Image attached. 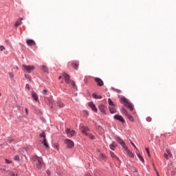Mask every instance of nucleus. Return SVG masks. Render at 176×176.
Masks as SVG:
<instances>
[{
	"label": "nucleus",
	"mask_w": 176,
	"mask_h": 176,
	"mask_svg": "<svg viewBox=\"0 0 176 176\" xmlns=\"http://www.w3.org/2000/svg\"><path fill=\"white\" fill-rule=\"evenodd\" d=\"M156 171V173H157V176H160V175H159V173L157 172V170H155Z\"/></svg>",
	"instance_id": "obj_52"
},
{
	"label": "nucleus",
	"mask_w": 176,
	"mask_h": 176,
	"mask_svg": "<svg viewBox=\"0 0 176 176\" xmlns=\"http://www.w3.org/2000/svg\"><path fill=\"white\" fill-rule=\"evenodd\" d=\"M0 50H1V52H3V50H5V47H3V45H1V46H0Z\"/></svg>",
	"instance_id": "obj_39"
},
{
	"label": "nucleus",
	"mask_w": 176,
	"mask_h": 176,
	"mask_svg": "<svg viewBox=\"0 0 176 176\" xmlns=\"http://www.w3.org/2000/svg\"><path fill=\"white\" fill-rule=\"evenodd\" d=\"M45 101H46V100H47L48 104H53V100L49 99L47 98H45Z\"/></svg>",
	"instance_id": "obj_31"
},
{
	"label": "nucleus",
	"mask_w": 176,
	"mask_h": 176,
	"mask_svg": "<svg viewBox=\"0 0 176 176\" xmlns=\"http://www.w3.org/2000/svg\"><path fill=\"white\" fill-rule=\"evenodd\" d=\"M21 21H16L14 23L15 27H19V25H21V20H23V18H20Z\"/></svg>",
	"instance_id": "obj_21"
},
{
	"label": "nucleus",
	"mask_w": 176,
	"mask_h": 176,
	"mask_svg": "<svg viewBox=\"0 0 176 176\" xmlns=\"http://www.w3.org/2000/svg\"><path fill=\"white\" fill-rule=\"evenodd\" d=\"M113 119H115L116 120H119L122 123H126L124 118H123V117L120 115H115L113 116Z\"/></svg>",
	"instance_id": "obj_9"
},
{
	"label": "nucleus",
	"mask_w": 176,
	"mask_h": 176,
	"mask_svg": "<svg viewBox=\"0 0 176 176\" xmlns=\"http://www.w3.org/2000/svg\"><path fill=\"white\" fill-rule=\"evenodd\" d=\"M72 67H74L76 71H78V68H79V62L78 61H74L72 63Z\"/></svg>",
	"instance_id": "obj_13"
},
{
	"label": "nucleus",
	"mask_w": 176,
	"mask_h": 176,
	"mask_svg": "<svg viewBox=\"0 0 176 176\" xmlns=\"http://www.w3.org/2000/svg\"><path fill=\"white\" fill-rule=\"evenodd\" d=\"M132 173H135V174H138V170H137V169H135V168H132L131 169Z\"/></svg>",
	"instance_id": "obj_33"
},
{
	"label": "nucleus",
	"mask_w": 176,
	"mask_h": 176,
	"mask_svg": "<svg viewBox=\"0 0 176 176\" xmlns=\"http://www.w3.org/2000/svg\"><path fill=\"white\" fill-rule=\"evenodd\" d=\"M126 151V153L129 155V157H134V154L126 146V148H124Z\"/></svg>",
	"instance_id": "obj_18"
},
{
	"label": "nucleus",
	"mask_w": 176,
	"mask_h": 176,
	"mask_svg": "<svg viewBox=\"0 0 176 176\" xmlns=\"http://www.w3.org/2000/svg\"><path fill=\"white\" fill-rule=\"evenodd\" d=\"M6 164H10V163H12V161H10L8 159H6Z\"/></svg>",
	"instance_id": "obj_38"
},
{
	"label": "nucleus",
	"mask_w": 176,
	"mask_h": 176,
	"mask_svg": "<svg viewBox=\"0 0 176 176\" xmlns=\"http://www.w3.org/2000/svg\"><path fill=\"white\" fill-rule=\"evenodd\" d=\"M58 79H59V80L61 79V76H59V77H58Z\"/></svg>",
	"instance_id": "obj_55"
},
{
	"label": "nucleus",
	"mask_w": 176,
	"mask_h": 176,
	"mask_svg": "<svg viewBox=\"0 0 176 176\" xmlns=\"http://www.w3.org/2000/svg\"><path fill=\"white\" fill-rule=\"evenodd\" d=\"M138 157L140 159V160L142 163L145 162V160H144V157H142L140 154H138Z\"/></svg>",
	"instance_id": "obj_29"
},
{
	"label": "nucleus",
	"mask_w": 176,
	"mask_h": 176,
	"mask_svg": "<svg viewBox=\"0 0 176 176\" xmlns=\"http://www.w3.org/2000/svg\"><path fill=\"white\" fill-rule=\"evenodd\" d=\"M12 176H16L14 173H12Z\"/></svg>",
	"instance_id": "obj_53"
},
{
	"label": "nucleus",
	"mask_w": 176,
	"mask_h": 176,
	"mask_svg": "<svg viewBox=\"0 0 176 176\" xmlns=\"http://www.w3.org/2000/svg\"><path fill=\"white\" fill-rule=\"evenodd\" d=\"M126 116V118H128V119H129V120H130V122H134V118H133V116H131V115L128 114Z\"/></svg>",
	"instance_id": "obj_27"
},
{
	"label": "nucleus",
	"mask_w": 176,
	"mask_h": 176,
	"mask_svg": "<svg viewBox=\"0 0 176 176\" xmlns=\"http://www.w3.org/2000/svg\"><path fill=\"white\" fill-rule=\"evenodd\" d=\"M99 110L100 111V112H102V113H104V115H105V113H107L106 109L107 107H105V106L104 104H100L98 106Z\"/></svg>",
	"instance_id": "obj_11"
},
{
	"label": "nucleus",
	"mask_w": 176,
	"mask_h": 176,
	"mask_svg": "<svg viewBox=\"0 0 176 176\" xmlns=\"http://www.w3.org/2000/svg\"><path fill=\"white\" fill-rule=\"evenodd\" d=\"M72 87H76V85L75 84V82H74V81H72Z\"/></svg>",
	"instance_id": "obj_40"
},
{
	"label": "nucleus",
	"mask_w": 176,
	"mask_h": 176,
	"mask_svg": "<svg viewBox=\"0 0 176 176\" xmlns=\"http://www.w3.org/2000/svg\"><path fill=\"white\" fill-rule=\"evenodd\" d=\"M46 93H47V89H44V90L42 91V94L46 95Z\"/></svg>",
	"instance_id": "obj_41"
},
{
	"label": "nucleus",
	"mask_w": 176,
	"mask_h": 176,
	"mask_svg": "<svg viewBox=\"0 0 176 176\" xmlns=\"http://www.w3.org/2000/svg\"><path fill=\"white\" fill-rule=\"evenodd\" d=\"M8 141H9V142H13V139H12V138H8Z\"/></svg>",
	"instance_id": "obj_45"
},
{
	"label": "nucleus",
	"mask_w": 176,
	"mask_h": 176,
	"mask_svg": "<svg viewBox=\"0 0 176 176\" xmlns=\"http://www.w3.org/2000/svg\"><path fill=\"white\" fill-rule=\"evenodd\" d=\"M147 154H148V157H151V153H148Z\"/></svg>",
	"instance_id": "obj_51"
},
{
	"label": "nucleus",
	"mask_w": 176,
	"mask_h": 176,
	"mask_svg": "<svg viewBox=\"0 0 176 176\" xmlns=\"http://www.w3.org/2000/svg\"><path fill=\"white\" fill-rule=\"evenodd\" d=\"M65 131H66V134H67L69 137H74V135L76 134L75 131L71 130L70 129H68V128L65 129Z\"/></svg>",
	"instance_id": "obj_8"
},
{
	"label": "nucleus",
	"mask_w": 176,
	"mask_h": 176,
	"mask_svg": "<svg viewBox=\"0 0 176 176\" xmlns=\"http://www.w3.org/2000/svg\"><path fill=\"white\" fill-rule=\"evenodd\" d=\"M108 102L110 107H113L115 105V103H113V102L112 101V100H111V98L108 99Z\"/></svg>",
	"instance_id": "obj_28"
},
{
	"label": "nucleus",
	"mask_w": 176,
	"mask_h": 176,
	"mask_svg": "<svg viewBox=\"0 0 176 176\" xmlns=\"http://www.w3.org/2000/svg\"><path fill=\"white\" fill-rule=\"evenodd\" d=\"M57 105L59 108H64V107H65V104H64V103L62 102H58Z\"/></svg>",
	"instance_id": "obj_25"
},
{
	"label": "nucleus",
	"mask_w": 176,
	"mask_h": 176,
	"mask_svg": "<svg viewBox=\"0 0 176 176\" xmlns=\"http://www.w3.org/2000/svg\"><path fill=\"white\" fill-rule=\"evenodd\" d=\"M120 102L126 107V108H129L130 111H133V109H134V107L133 106V104H131L126 98L121 97L120 98Z\"/></svg>",
	"instance_id": "obj_2"
},
{
	"label": "nucleus",
	"mask_w": 176,
	"mask_h": 176,
	"mask_svg": "<svg viewBox=\"0 0 176 176\" xmlns=\"http://www.w3.org/2000/svg\"><path fill=\"white\" fill-rule=\"evenodd\" d=\"M94 80L97 83L98 86H100V87L104 86V81H102L101 78L96 77L94 78Z\"/></svg>",
	"instance_id": "obj_10"
},
{
	"label": "nucleus",
	"mask_w": 176,
	"mask_h": 176,
	"mask_svg": "<svg viewBox=\"0 0 176 176\" xmlns=\"http://www.w3.org/2000/svg\"><path fill=\"white\" fill-rule=\"evenodd\" d=\"M166 153H168V157L170 159H173V154L171 153V151L170 150L167 149L166 150Z\"/></svg>",
	"instance_id": "obj_26"
},
{
	"label": "nucleus",
	"mask_w": 176,
	"mask_h": 176,
	"mask_svg": "<svg viewBox=\"0 0 176 176\" xmlns=\"http://www.w3.org/2000/svg\"><path fill=\"white\" fill-rule=\"evenodd\" d=\"M46 173L47 174V175H50V170H47Z\"/></svg>",
	"instance_id": "obj_47"
},
{
	"label": "nucleus",
	"mask_w": 176,
	"mask_h": 176,
	"mask_svg": "<svg viewBox=\"0 0 176 176\" xmlns=\"http://www.w3.org/2000/svg\"><path fill=\"white\" fill-rule=\"evenodd\" d=\"M10 78H13V75L10 74Z\"/></svg>",
	"instance_id": "obj_54"
},
{
	"label": "nucleus",
	"mask_w": 176,
	"mask_h": 176,
	"mask_svg": "<svg viewBox=\"0 0 176 176\" xmlns=\"http://www.w3.org/2000/svg\"><path fill=\"white\" fill-rule=\"evenodd\" d=\"M116 141L118 142V144H121L122 146L124 148V149H127V146H126V144L124 143V142L123 141V140H122L120 138L117 137L116 138Z\"/></svg>",
	"instance_id": "obj_6"
},
{
	"label": "nucleus",
	"mask_w": 176,
	"mask_h": 176,
	"mask_svg": "<svg viewBox=\"0 0 176 176\" xmlns=\"http://www.w3.org/2000/svg\"><path fill=\"white\" fill-rule=\"evenodd\" d=\"M62 75L65 78V81L67 83H71V80L69 79V75H68V74L63 73Z\"/></svg>",
	"instance_id": "obj_12"
},
{
	"label": "nucleus",
	"mask_w": 176,
	"mask_h": 176,
	"mask_svg": "<svg viewBox=\"0 0 176 176\" xmlns=\"http://www.w3.org/2000/svg\"><path fill=\"white\" fill-rule=\"evenodd\" d=\"M25 88L28 89V90H30V85L26 84Z\"/></svg>",
	"instance_id": "obj_43"
},
{
	"label": "nucleus",
	"mask_w": 176,
	"mask_h": 176,
	"mask_svg": "<svg viewBox=\"0 0 176 176\" xmlns=\"http://www.w3.org/2000/svg\"><path fill=\"white\" fill-rule=\"evenodd\" d=\"M32 97L34 100V101H38L39 100V98L38 97V95L34 91H32Z\"/></svg>",
	"instance_id": "obj_17"
},
{
	"label": "nucleus",
	"mask_w": 176,
	"mask_h": 176,
	"mask_svg": "<svg viewBox=\"0 0 176 176\" xmlns=\"http://www.w3.org/2000/svg\"><path fill=\"white\" fill-rule=\"evenodd\" d=\"M32 160L35 163L36 168L41 170L42 166H43V160L42 157H38V155L32 156Z\"/></svg>",
	"instance_id": "obj_1"
},
{
	"label": "nucleus",
	"mask_w": 176,
	"mask_h": 176,
	"mask_svg": "<svg viewBox=\"0 0 176 176\" xmlns=\"http://www.w3.org/2000/svg\"><path fill=\"white\" fill-rule=\"evenodd\" d=\"M25 113H26V115H28V109H25Z\"/></svg>",
	"instance_id": "obj_48"
},
{
	"label": "nucleus",
	"mask_w": 176,
	"mask_h": 176,
	"mask_svg": "<svg viewBox=\"0 0 176 176\" xmlns=\"http://www.w3.org/2000/svg\"><path fill=\"white\" fill-rule=\"evenodd\" d=\"M164 157H165V159H166V160H168V154L167 153H165L164 154Z\"/></svg>",
	"instance_id": "obj_32"
},
{
	"label": "nucleus",
	"mask_w": 176,
	"mask_h": 176,
	"mask_svg": "<svg viewBox=\"0 0 176 176\" xmlns=\"http://www.w3.org/2000/svg\"><path fill=\"white\" fill-rule=\"evenodd\" d=\"M88 105L91 108V109L94 111V112H96V113L97 112H98V109H97V107H96V104H94L93 102H89Z\"/></svg>",
	"instance_id": "obj_7"
},
{
	"label": "nucleus",
	"mask_w": 176,
	"mask_h": 176,
	"mask_svg": "<svg viewBox=\"0 0 176 176\" xmlns=\"http://www.w3.org/2000/svg\"><path fill=\"white\" fill-rule=\"evenodd\" d=\"M121 112L123 115H125V116H126V115H129V113H127V110H126L124 107L122 108Z\"/></svg>",
	"instance_id": "obj_24"
},
{
	"label": "nucleus",
	"mask_w": 176,
	"mask_h": 176,
	"mask_svg": "<svg viewBox=\"0 0 176 176\" xmlns=\"http://www.w3.org/2000/svg\"><path fill=\"white\" fill-rule=\"evenodd\" d=\"M131 145H133V146H134V148H135V149H137V146H135V144H134V142H131Z\"/></svg>",
	"instance_id": "obj_44"
},
{
	"label": "nucleus",
	"mask_w": 176,
	"mask_h": 176,
	"mask_svg": "<svg viewBox=\"0 0 176 176\" xmlns=\"http://www.w3.org/2000/svg\"><path fill=\"white\" fill-rule=\"evenodd\" d=\"M80 130L82 133H83V134H85V135H89V133H87V131H89V128L86 126H82Z\"/></svg>",
	"instance_id": "obj_14"
},
{
	"label": "nucleus",
	"mask_w": 176,
	"mask_h": 176,
	"mask_svg": "<svg viewBox=\"0 0 176 176\" xmlns=\"http://www.w3.org/2000/svg\"><path fill=\"white\" fill-rule=\"evenodd\" d=\"M14 160H16V161L20 160V157L19 155L15 156L14 158Z\"/></svg>",
	"instance_id": "obj_37"
},
{
	"label": "nucleus",
	"mask_w": 176,
	"mask_h": 176,
	"mask_svg": "<svg viewBox=\"0 0 176 176\" xmlns=\"http://www.w3.org/2000/svg\"><path fill=\"white\" fill-rule=\"evenodd\" d=\"M98 159L100 162H107L108 157L102 153H100L98 155Z\"/></svg>",
	"instance_id": "obj_5"
},
{
	"label": "nucleus",
	"mask_w": 176,
	"mask_h": 176,
	"mask_svg": "<svg viewBox=\"0 0 176 176\" xmlns=\"http://www.w3.org/2000/svg\"><path fill=\"white\" fill-rule=\"evenodd\" d=\"M42 144H43L44 146H45V148H49V144H47V142L46 140V138H44L43 140Z\"/></svg>",
	"instance_id": "obj_23"
},
{
	"label": "nucleus",
	"mask_w": 176,
	"mask_h": 176,
	"mask_svg": "<svg viewBox=\"0 0 176 176\" xmlns=\"http://www.w3.org/2000/svg\"><path fill=\"white\" fill-rule=\"evenodd\" d=\"M26 43L28 45V46H34L36 45L35 41L32 39L27 40Z\"/></svg>",
	"instance_id": "obj_15"
},
{
	"label": "nucleus",
	"mask_w": 176,
	"mask_h": 176,
	"mask_svg": "<svg viewBox=\"0 0 176 176\" xmlns=\"http://www.w3.org/2000/svg\"><path fill=\"white\" fill-rule=\"evenodd\" d=\"M109 111H110V113H112V114L116 113V105H114V106H110V107H109Z\"/></svg>",
	"instance_id": "obj_16"
},
{
	"label": "nucleus",
	"mask_w": 176,
	"mask_h": 176,
	"mask_svg": "<svg viewBox=\"0 0 176 176\" xmlns=\"http://www.w3.org/2000/svg\"><path fill=\"white\" fill-rule=\"evenodd\" d=\"M55 148H56V149H58V145L56 144Z\"/></svg>",
	"instance_id": "obj_49"
},
{
	"label": "nucleus",
	"mask_w": 176,
	"mask_h": 176,
	"mask_svg": "<svg viewBox=\"0 0 176 176\" xmlns=\"http://www.w3.org/2000/svg\"><path fill=\"white\" fill-rule=\"evenodd\" d=\"M109 148L111 149V151H115V148H116V142H113L112 144H111L109 145Z\"/></svg>",
	"instance_id": "obj_19"
},
{
	"label": "nucleus",
	"mask_w": 176,
	"mask_h": 176,
	"mask_svg": "<svg viewBox=\"0 0 176 176\" xmlns=\"http://www.w3.org/2000/svg\"><path fill=\"white\" fill-rule=\"evenodd\" d=\"M25 78H27V74L25 75Z\"/></svg>",
	"instance_id": "obj_56"
},
{
	"label": "nucleus",
	"mask_w": 176,
	"mask_h": 176,
	"mask_svg": "<svg viewBox=\"0 0 176 176\" xmlns=\"http://www.w3.org/2000/svg\"><path fill=\"white\" fill-rule=\"evenodd\" d=\"M113 90H114V91H116V93H122V91L120 89H113Z\"/></svg>",
	"instance_id": "obj_36"
},
{
	"label": "nucleus",
	"mask_w": 176,
	"mask_h": 176,
	"mask_svg": "<svg viewBox=\"0 0 176 176\" xmlns=\"http://www.w3.org/2000/svg\"><path fill=\"white\" fill-rule=\"evenodd\" d=\"M146 151L147 153H150L149 148H146Z\"/></svg>",
	"instance_id": "obj_46"
},
{
	"label": "nucleus",
	"mask_w": 176,
	"mask_h": 176,
	"mask_svg": "<svg viewBox=\"0 0 176 176\" xmlns=\"http://www.w3.org/2000/svg\"><path fill=\"white\" fill-rule=\"evenodd\" d=\"M110 156H111V157L113 159H117V160H119V157H118V156H116V155H115V153H113L112 151L110 152Z\"/></svg>",
	"instance_id": "obj_22"
},
{
	"label": "nucleus",
	"mask_w": 176,
	"mask_h": 176,
	"mask_svg": "<svg viewBox=\"0 0 176 176\" xmlns=\"http://www.w3.org/2000/svg\"><path fill=\"white\" fill-rule=\"evenodd\" d=\"M42 69L44 71V72H47V67L45 66H42Z\"/></svg>",
	"instance_id": "obj_34"
},
{
	"label": "nucleus",
	"mask_w": 176,
	"mask_h": 176,
	"mask_svg": "<svg viewBox=\"0 0 176 176\" xmlns=\"http://www.w3.org/2000/svg\"><path fill=\"white\" fill-rule=\"evenodd\" d=\"M40 137L42 138H46V133H45V132H42L41 133H40Z\"/></svg>",
	"instance_id": "obj_30"
},
{
	"label": "nucleus",
	"mask_w": 176,
	"mask_h": 176,
	"mask_svg": "<svg viewBox=\"0 0 176 176\" xmlns=\"http://www.w3.org/2000/svg\"><path fill=\"white\" fill-rule=\"evenodd\" d=\"M87 135L90 138V140H94L95 139L94 135H90V134L88 133Z\"/></svg>",
	"instance_id": "obj_35"
},
{
	"label": "nucleus",
	"mask_w": 176,
	"mask_h": 176,
	"mask_svg": "<svg viewBox=\"0 0 176 176\" xmlns=\"http://www.w3.org/2000/svg\"><path fill=\"white\" fill-rule=\"evenodd\" d=\"M86 115H89V112L87 111H85Z\"/></svg>",
	"instance_id": "obj_50"
},
{
	"label": "nucleus",
	"mask_w": 176,
	"mask_h": 176,
	"mask_svg": "<svg viewBox=\"0 0 176 176\" xmlns=\"http://www.w3.org/2000/svg\"><path fill=\"white\" fill-rule=\"evenodd\" d=\"M23 68L28 74H31L34 69H35V67L32 65H23Z\"/></svg>",
	"instance_id": "obj_3"
},
{
	"label": "nucleus",
	"mask_w": 176,
	"mask_h": 176,
	"mask_svg": "<svg viewBox=\"0 0 176 176\" xmlns=\"http://www.w3.org/2000/svg\"><path fill=\"white\" fill-rule=\"evenodd\" d=\"M65 143L67 145V147L69 148H72L75 146V144L74 143V141L69 140V139H65Z\"/></svg>",
	"instance_id": "obj_4"
},
{
	"label": "nucleus",
	"mask_w": 176,
	"mask_h": 176,
	"mask_svg": "<svg viewBox=\"0 0 176 176\" xmlns=\"http://www.w3.org/2000/svg\"><path fill=\"white\" fill-rule=\"evenodd\" d=\"M146 120H147L148 122H152V118H151L150 117H148V118H146Z\"/></svg>",
	"instance_id": "obj_42"
},
{
	"label": "nucleus",
	"mask_w": 176,
	"mask_h": 176,
	"mask_svg": "<svg viewBox=\"0 0 176 176\" xmlns=\"http://www.w3.org/2000/svg\"><path fill=\"white\" fill-rule=\"evenodd\" d=\"M92 97L96 99L101 100L102 96L101 95H97L96 94H93Z\"/></svg>",
	"instance_id": "obj_20"
}]
</instances>
